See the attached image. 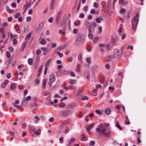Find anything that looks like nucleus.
Here are the masks:
<instances>
[{
	"label": "nucleus",
	"mask_w": 146,
	"mask_h": 146,
	"mask_svg": "<svg viewBox=\"0 0 146 146\" xmlns=\"http://www.w3.org/2000/svg\"><path fill=\"white\" fill-rule=\"evenodd\" d=\"M88 6H85L84 8V10L85 11H86L88 10Z\"/></svg>",
	"instance_id": "obj_63"
},
{
	"label": "nucleus",
	"mask_w": 146,
	"mask_h": 146,
	"mask_svg": "<svg viewBox=\"0 0 146 146\" xmlns=\"http://www.w3.org/2000/svg\"><path fill=\"white\" fill-rule=\"evenodd\" d=\"M12 60H13V58L12 59H9L8 60V65H10L11 64L12 62Z\"/></svg>",
	"instance_id": "obj_56"
},
{
	"label": "nucleus",
	"mask_w": 146,
	"mask_h": 146,
	"mask_svg": "<svg viewBox=\"0 0 146 146\" xmlns=\"http://www.w3.org/2000/svg\"><path fill=\"white\" fill-rule=\"evenodd\" d=\"M39 61V58H37L35 63V65H38Z\"/></svg>",
	"instance_id": "obj_46"
},
{
	"label": "nucleus",
	"mask_w": 146,
	"mask_h": 146,
	"mask_svg": "<svg viewBox=\"0 0 146 146\" xmlns=\"http://www.w3.org/2000/svg\"><path fill=\"white\" fill-rule=\"evenodd\" d=\"M31 99V96H28L27 98H26V100H25L29 101Z\"/></svg>",
	"instance_id": "obj_55"
},
{
	"label": "nucleus",
	"mask_w": 146,
	"mask_h": 146,
	"mask_svg": "<svg viewBox=\"0 0 146 146\" xmlns=\"http://www.w3.org/2000/svg\"><path fill=\"white\" fill-rule=\"evenodd\" d=\"M63 139L64 138L63 137H61L59 138V140H60V143H62V141H63Z\"/></svg>",
	"instance_id": "obj_61"
},
{
	"label": "nucleus",
	"mask_w": 146,
	"mask_h": 146,
	"mask_svg": "<svg viewBox=\"0 0 146 146\" xmlns=\"http://www.w3.org/2000/svg\"><path fill=\"white\" fill-rule=\"evenodd\" d=\"M9 82V80H8L6 79L5 80V81L3 83L6 86Z\"/></svg>",
	"instance_id": "obj_64"
},
{
	"label": "nucleus",
	"mask_w": 146,
	"mask_h": 146,
	"mask_svg": "<svg viewBox=\"0 0 146 146\" xmlns=\"http://www.w3.org/2000/svg\"><path fill=\"white\" fill-rule=\"evenodd\" d=\"M28 92V90L27 89H25L24 90V95L25 96L27 95Z\"/></svg>",
	"instance_id": "obj_54"
},
{
	"label": "nucleus",
	"mask_w": 146,
	"mask_h": 146,
	"mask_svg": "<svg viewBox=\"0 0 146 146\" xmlns=\"http://www.w3.org/2000/svg\"><path fill=\"white\" fill-rule=\"evenodd\" d=\"M113 56L114 58H118L119 55V50L117 49H115L113 51Z\"/></svg>",
	"instance_id": "obj_6"
},
{
	"label": "nucleus",
	"mask_w": 146,
	"mask_h": 146,
	"mask_svg": "<svg viewBox=\"0 0 146 146\" xmlns=\"http://www.w3.org/2000/svg\"><path fill=\"white\" fill-rule=\"evenodd\" d=\"M72 112L70 110H63L60 111L59 115L61 116L65 117L68 116Z\"/></svg>",
	"instance_id": "obj_4"
},
{
	"label": "nucleus",
	"mask_w": 146,
	"mask_h": 146,
	"mask_svg": "<svg viewBox=\"0 0 146 146\" xmlns=\"http://www.w3.org/2000/svg\"><path fill=\"white\" fill-rule=\"evenodd\" d=\"M26 42L22 43L20 48V50L21 51H22L24 50L26 45Z\"/></svg>",
	"instance_id": "obj_14"
},
{
	"label": "nucleus",
	"mask_w": 146,
	"mask_h": 146,
	"mask_svg": "<svg viewBox=\"0 0 146 146\" xmlns=\"http://www.w3.org/2000/svg\"><path fill=\"white\" fill-rule=\"evenodd\" d=\"M76 82V80H71V84H75Z\"/></svg>",
	"instance_id": "obj_49"
},
{
	"label": "nucleus",
	"mask_w": 146,
	"mask_h": 146,
	"mask_svg": "<svg viewBox=\"0 0 146 146\" xmlns=\"http://www.w3.org/2000/svg\"><path fill=\"white\" fill-rule=\"evenodd\" d=\"M73 32L74 34H76L78 33V29H74L73 31Z\"/></svg>",
	"instance_id": "obj_58"
},
{
	"label": "nucleus",
	"mask_w": 146,
	"mask_h": 146,
	"mask_svg": "<svg viewBox=\"0 0 146 146\" xmlns=\"http://www.w3.org/2000/svg\"><path fill=\"white\" fill-rule=\"evenodd\" d=\"M63 74L64 75H67L69 74L70 73V71L67 70H63Z\"/></svg>",
	"instance_id": "obj_29"
},
{
	"label": "nucleus",
	"mask_w": 146,
	"mask_h": 146,
	"mask_svg": "<svg viewBox=\"0 0 146 146\" xmlns=\"http://www.w3.org/2000/svg\"><path fill=\"white\" fill-rule=\"evenodd\" d=\"M57 53L59 55V56L60 57H62L63 56V54L60 52H57Z\"/></svg>",
	"instance_id": "obj_57"
},
{
	"label": "nucleus",
	"mask_w": 146,
	"mask_h": 146,
	"mask_svg": "<svg viewBox=\"0 0 146 146\" xmlns=\"http://www.w3.org/2000/svg\"><path fill=\"white\" fill-rule=\"evenodd\" d=\"M99 40V38L98 37H96L95 38L93 41V44H94L95 43H96L98 42Z\"/></svg>",
	"instance_id": "obj_24"
},
{
	"label": "nucleus",
	"mask_w": 146,
	"mask_h": 146,
	"mask_svg": "<svg viewBox=\"0 0 146 146\" xmlns=\"http://www.w3.org/2000/svg\"><path fill=\"white\" fill-rule=\"evenodd\" d=\"M96 26V23L95 22H94L93 23H92L90 25V26L91 27H95Z\"/></svg>",
	"instance_id": "obj_31"
},
{
	"label": "nucleus",
	"mask_w": 146,
	"mask_h": 146,
	"mask_svg": "<svg viewBox=\"0 0 146 146\" xmlns=\"http://www.w3.org/2000/svg\"><path fill=\"white\" fill-rule=\"evenodd\" d=\"M125 124L126 125H129L130 124V123L129 120L127 121V120H125Z\"/></svg>",
	"instance_id": "obj_59"
},
{
	"label": "nucleus",
	"mask_w": 146,
	"mask_h": 146,
	"mask_svg": "<svg viewBox=\"0 0 146 146\" xmlns=\"http://www.w3.org/2000/svg\"><path fill=\"white\" fill-rule=\"evenodd\" d=\"M51 59H50L48 60L46 63V65L47 66H49L50 63L51 62Z\"/></svg>",
	"instance_id": "obj_36"
},
{
	"label": "nucleus",
	"mask_w": 146,
	"mask_h": 146,
	"mask_svg": "<svg viewBox=\"0 0 146 146\" xmlns=\"http://www.w3.org/2000/svg\"><path fill=\"white\" fill-rule=\"evenodd\" d=\"M93 5L96 8H98V3L96 2L94 3Z\"/></svg>",
	"instance_id": "obj_52"
},
{
	"label": "nucleus",
	"mask_w": 146,
	"mask_h": 146,
	"mask_svg": "<svg viewBox=\"0 0 146 146\" xmlns=\"http://www.w3.org/2000/svg\"><path fill=\"white\" fill-rule=\"evenodd\" d=\"M61 16L60 15H58V14H57L56 18V23L57 24L58 23V21L60 19Z\"/></svg>",
	"instance_id": "obj_18"
},
{
	"label": "nucleus",
	"mask_w": 146,
	"mask_h": 146,
	"mask_svg": "<svg viewBox=\"0 0 146 146\" xmlns=\"http://www.w3.org/2000/svg\"><path fill=\"white\" fill-rule=\"evenodd\" d=\"M40 80L38 79H35L34 81L37 84H38L40 83Z\"/></svg>",
	"instance_id": "obj_40"
},
{
	"label": "nucleus",
	"mask_w": 146,
	"mask_h": 146,
	"mask_svg": "<svg viewBox=\"0 0 146 146\" xmlns=\"http://www.w3.org/2000/svg\"><path fill=\"white\" fill-rule=\"evenodd\" d=\"M11 6L13 7H15L16 6V4L15 3H13L11 4Z\"/></svg>",
	"instance_id": "obj_62"
},
{
	"label": "nucleus",
	"mask_w": 146,
	"mask_h": 146,
	"mask_svg": "<svg viewBox=\"0 0 146 146\" xmlns=\"http://www.w3.org/2000/svg\"><path fill=\"white\" fill-rule=\"evenodd\" d=\"M10 36L11 38H14L13 39H16L18 38V36L17 35H13L12 33H11Z\"/></svg>",
	"instance_id": "obj_15"
},
{
	"label": "nucleus",
	"mask_w": 146,
	"mask_h": 146,
	"mask_svg": "<svg viewBox=\"0 0 146 146\" xmlns=\"http://www.w3.org/2000/svg\"><path fill=\"white\" fill-rule=\"evenodd\" d=\"M42 67H43V65H42L39 68L38 71V72L41 73V70L42 69Z\"/></svg>",
	"instance_id": "obj_41"
},
{
	"label": "nucleus",
	"mask_w": 146,
	"mask_h": 146,
	"mask_svg": "<svg viewBox=\"0 0 146 146\" xmlns=\"http://www.w3.org/2000/svg\"><path fill=\"white\" fill-rule=\"evenodd\" d=\"M47 80V79L46 80L45 79H44L43 81L42 84V86L43 88L44 89L45 88V86Z\"/></svg>",
	"instance_id": "obj_22"
},
{
	"label": "nucleus",
	"mask_w": 146,
	"mask_h": 146,
	"mask_svg": "<svg viewBox=\"0 0 146 146\" xmlns=\"http://www.w3.org/2000/svg\"><path fill=\"white\" fill-rule=\"evenodd\" d=\"M31 1V0H30V1H29V4H27V3H28V1H27V4L26 5H24L23 6V7H26V8H25V12L26 11V10L27 9V8L30 5Z\"/></svg>",
	"instance_id": "obj_16"
},
{
	"label": "nucleus",
	"mask_w": 146,
	"mask_h": 146,
	"mask_svg": "<svg viewBox=\"0 0 146 146\" xmlns=\"http://www.w3.org/2000/svg\"><path fill=\"white\" fill-rule=\"evenodd\" d=\"M86 60L89 63H90L91 62V59L89 57L87 58Z\"/></svg>",
	"instance_id": "obj_38"
},
{
	"label": "nucleus",
	"mask_w": 146,
	"mask_h": 146,
	"mask_svg": "<svg viewBox=\"0 0 146 146\" xmlns=\"http://www.w3.org/2000/svg\"><path fill=\"white\" fill-rule=\"evenodd\" d=\"M125 11L126 10L125 9H123L120 11V13L121 14H123L125 13Z\"/></svg>",
	"instance_id": "obj_44"
},
{
	"label": "nucleus",
	"mask_w": 146,
	"mask_h": 146,
	"mask_svg": "<svg viewBox=\"0 0 146 146\" xmlns=\"http://www.w3.org/2000/svg\"><path fill=\"white\" fill-rule=\"evenodd\" d=\"M113 45L111 43H109L107 46V47L108 50H110L113 47Z\"/></svg>",
	"instance_id": "obj_20"
},
{
	"label": "nucleus",
	"mask_w": 146,
	"mask_h": 146,
	"mask_svg": "<svg viewBox=\"0 0 146 146\" xmlns=\"http://www.w3.org/2000/svg\"><path fill=\"white\" fill-rule=\"evenodd\" d=\"M28 127L29 129L33 132H34L36 129L35 126L31 125H28Z\"/></svg>",
	"instance_id": "obj_9"
},
{
	"label": "nucleus",
	"mask_w": 146,
	"mask_h": 146,
	"mask_svg": "<svg viewBox=\"0 0 146 146\" xmlns=\"http://www.w3.org/2000/svg\"><path fill=\"white\" fill-rule=\"evenodd\" d=\"M44 25V23L42 22H40L38 25L36 30V33H39L40 32L41 30L42 29Z\"/></svg>",
	"instance_id": "obj_5"
},
{
	"label": "nucleus",
	"mask_w": 146,
	"mask_h": 146,
	"mask_svg": "<svg viewBox=\"0 0 146 146\" xmlns=\"http://www.w3.org/2000/svg\"><path fill=\"white\" fill-rule=\"evenodd\" d=\"M21 15V14L19 12H17L16 13L15 15V18H17L19 16Z\"/></svg>",
	"instance_id": "obj_35"
},
{
	"label": "nucleus",
	"mask_w": 146,
	"mask_h": 146,
	"mask_svg": "<svg viewBox=\"0 0 146 146\" xmlns=\"http://www.w3.org/2000/svg\"><path fill=\"white\" fill-rule=\"evenodd\" d=\"M53 18L52 17H51L49 19L48 21L50 23H52L53 22Z\"/></svg>",
	"instance_id": "obj_60"
},
{
	"label": "nucleus",
	"mask_w": 146,
	"mask_h": 146,
	"mask_svg": "<svg viewBox=\"0 0 146 146\" xmlns=\"http://www.w3.org/2000/svg\"><path fill=\"white\" fill-rule=\"evenodd\" d=\"M31 20V17L30 16H28L26 18V21L27 22H29Z\"/></svg>",
	"instance_id": "obj_47"
},
{
	"label": "nucleus",
	"mask_w": 146,
	"mask_h": 146,
	"mask_svg": "<svg viewBox=\"0 0 146 146\" xmlns=\"http://www.w3.org/2000/svg\"><path fill=\"white\" fill-rule=\"evenodd\" d=\"M111 43H112L113 45H115L116 44V40L113 38H112L111 40Z\"/></svg>",
	"instance_id": "obj_21"
},
{
	"label": "nucleus",
	"mask_w": 146,
	"mask_h": 146,
	"mask_svg": "<svg viewBox=\"0 0 146 146\" xmlns=\"http://www.w3.org/2000/svg\"><path fill=\"white\" fill-rule=\"evenodd\" d=\"M80 21L79 20H77L74 23V25L75 26H78L80 24Z\"/></svg>",
	"instance_id": "obj_28"
},
{
	"label": "nucleus",
	"mask_w": 146,
	"mask_h": 146,
	"mask_svg": "<svg viewBox=\"0 0 146 146\" xmlns=\"http://www.w3.org/2000/svg\"><path fill=\"white\" fill-rule=\"evenodd\" d=\"M95 124V123H93L91 124L90 125L88 126L86 129L88 131H90L91 128L93 127Z\"/></svg>",
	"instance_id": "obj_10"
},
{
	"label": "nucleus",
	"mask_w": 146,
	"mask_h": 146,
	"mask_svg": "<svg viewBox=\"0 0 146 146\" xmlns=\"http://www.w3.org/2000/svg\"><path fill=\"white\" fill-rule=\"evenodd\" d=\"M89 99V98L86 96H83L82 98V100H87Z\"/></svg>",
	"instance_id": "obj_37"
},
{
	"label": "nucleus",
	"mask_w": 146,
	"mask_h": 146,
	"mask_svg": "<svg viewBox=\"0 0 146 146\" xmlns=\"http://www.w3.org/2000/svg\"><path fill=\"white\" fill-rule=\"evenodd\" d=\"M63 70L61 69H59L56 72V74L58 76H60L61 74H63Z\"/></svg>",
	"instance_id": "obj_13"
},
{
	"label": "nucleus",
	"mask_w": 146,
	"mask_h": 146,
	"mask_svg": "<svg viewBox=\"0 0 146 146\" xmlns=\"http://www.w3.org/2000/svg\"><path fill=\"white\" fill-rule=\"evenodd\" d=\"M99 128L96 129V132L98 133L100 132V133L103 134L104 137H110L111 136L110 135L111 131L110 129H108L106 131L104 126L100 124L99 125Z\"/></svg>",
	"instance_id": "obj_1"
},
{
	"label": "nucleus",
	"mask_w": 146,
	"mask_h": 146,
	"mask_svg": "<svg viewBox=\"0 0 146 146\" xmlns=\"http://www.w3.org/2000/svg\"><path fill=\"white\" fill-rule=\"evenodd\" d=\"M41 129H38L36 131L34 132V133H36L38 135H40L41 133Z\"/></svg>",
	"instance_id": "obj_30"
},
{
	"label": "nucleus",
	"mask_w": 146,
	"mask_h": 146,
	"mask_svg": "<svg viewBox=\"0 0 146 146\" xmlns=\"http://www.w3.org/2000/svg\"><path fill=\"white\" fill-rule=\"evenodd\" d=\"M85 36L81 33L78 34L76 39V42L78 44L83 43L85 40Z\"/></svg>",
	"instance_id": "obj_3"
},
{
	"label": "nucleus",
	"mask_w": 146,
	"mask_h": 146,
	"mask_svg": "<svg viewBox=\"0 0 146 146\" xmlns=\"http://www.w3.org/2000/svg\"><path fill=\"white\" fill-rule=\"evenodd\" d=\"M5 30L4 27H2L0 29V33L1 34H5Z\"/></svg>",
	"instance_id": "obj_25"
},
{
	"label": "nucleus",
	"mask_w": 146,
	"mask_h": 146,
	"mask_svg": "<svg viewBox=\"0 0 146 146\" xmlns=\"http://www.w3.org/2000/svg\"><path fill=\"white\" fill-rule=\"evenodd\" d=\"M46 42V40L44 39H42L40 42V44L42 45L45 44Z\"/></svg>",
	"instance_id": "obj_27"
},
{
	"label": "nucleus",
	"mask_w": 146,
	"mask_h": 146,
	"mask_svg": "<svg viewBox=\"0 0 146 146\" xmlns=\"http://www.w3.org/2000/svg\"><path fill=\"white\" fill-rule=\"evenodd\" d=\"M28 62L30 65H31L33 63V59L31 58H29L28 59Z\"/></svg>",
	"instance_id": "obj_26"
},
{
	"label": "nucleus",
	"mask_w": 146,
	"mask_h": 146,
	"mask_svg": "<svg viewBox=\"0 0 146 146\" xmlns=\"http://www.w3.org/2000/svg\"><path fill=\"white\" fill-rule=\"evenodd\" d=\"M7 56L8 58H10L11 56V54L8 51H7Z\"/></svg>",
	"instance_id": "obj_48"
},
{
	"label": "nucleus",
	"mask_w": 146,
	"mask_h": 146,
	"mask_svg": "<svg viewBox=\"0 0 146 146\" xmlns=\"http://www.w3.org/2000/svg\"><path fill=\"white\" fill-rule=\"evenodd\" d=\"M115 127L118 128L120 130H123V128L122 127H120V125L119 124V123L118 121L117 122L116 124L115 125Z\"/></svg>",
	"instance_id": "obj_23"
},
{
	"label": "nucleus",
	"mask_w": 146,
	"mask_h": 146,
	"mask_svg": "<svg viewBox=\"0 0 146 146\" xmlns=\"http://www.w3.org/2000/svg\"><path fill=\"white\" fill-rule=\"evenodd\" d=\"M41 50L40 49H38V50H37L36 52V54H40L41 52Z\"/></svg>",
	"instance_id": "obj_51"
},
{
	"label": "nucleus",
	"mask_w": 146,
	"mask_h": 146,
	"mask_svg": "<svg viewBox=\"0 0 146 146\" xmlns=\"http://www.w3.org/2000/svg\"><path fill=\"white\" fill-rule=\"evenodd\" d=\"M13 42L14 45H16L17 42V40L16 39H13Z\"/></svg>",
	"instance_id": "obj_42"
},
{
	"label": "nucleus",
	"mask_w": 146,
	"mask_h": 146,
	"mask_svg": "<svg viewBox=\"0 0 146 146\" xmlns=\"http://www.w3.org/2000/svg\"><path fill=\"white\" fill-rule=\"evenodd\" d=\"M88 36L89 37V38L90 39H92L93 38L92 33H89Z\"/></svg>",
	"instance_id": "obj_33"
},
{
	"label": "nucleus",
	"mask_w": 146,
	"mask_h": 146,
	"mask_svg": "<svg viewBox=\"0 0 146 146\" xmlns=\"http://www.w3.org/2000/svg\"><path fill=\"white\" fill-rule=\"evenodd\" d=\"M6 10L9 13H12V11H13V10L10 9L8 6L6 7Z\"/></svg>",
	"instance_id": "obj_17"
},
{
	"label": "nucleus",
	"mask_w": 146,
	"mask_h": 146,
	"mask_svg": "<svg viewBox=\"0 0 146 146\" xmlns=\"http://www.w3.org/2000/svg\"><path fill=\"white\" fill-rule=\"evenodd\" d=\"M24 67L23 64H22L19 66L18 67V69L19 70H21V68H23Z\"/></svg>",
	"instance_id": "obj_45"
},
{
	"label": "nucleus",
	"mask_w": 146,
	"mask_h": 146,
	"mask_svg": "<svg viewBox=\"0 0 146 146\" xmlns=\"http://www.w3.org/2000/svg\"><path fill=\"white\" fill-rule=\"evenodd\" d=\"M133 47L132 46L130 45H129L127 48V49L130 48L131 50H133Z\"/></svg>",
	"instance_id": "obj_50"
},
{
	"label": "nucleus",
	"mask_w": 146,
	"mask_h": 146,
	"mask_svg": "<svg viewBox=\"0 0 146 146\" xmlns=\"http://www.w3.org/2000/svg\"><path fill=\"white\" fill-rule=\"evenodd\" d=\"M86 49L89 52H90L92 50L91 46L90 45H88L87 46Z\"/></svg>",
	"instance_id": "obj_34"
},
{
	"label": "nucleus",
	"mask_w": 146,
	"mask_h": 146,
	"mask_svg": "<svg viewBox=\"0 0 146 146\" xmlns=\"http://www.w3.org/2000/svg\"><path fill=\"white\" fill-rule=\"evenodd\" d=\"M65 104L64 102H61L60 104V106L61 108H63L65 106Z\"/></svg>",
	"instance_id": "obj_39"
},
{
	"label": "nucleus",
	"mask_w": 146,
	"mask_h": 146,
	"mask_svg": "<svg viewBox=\"0 0 146 146\" xmlns=\"http://www.w3.org/2000/svg\"><path fill=\"white\" fill-rule=\"evenodd\" d=\"M111 110L110 108H106L105 111V113L107 115H109L111 113Z\"/></svg>",
	"instance_id": "obj_11"
},
{
	"label": "nucleus",
	"mask_w": 146,
	"mask_h": 146,
	"mask_svg": "<svg viewBox=\"0 0 146 146\" xmlns=\"http://www.w3.org/2000/svg\"><path fill=\"white\" fill-rule=\"evenodd\" d=\"M67 24V22H66L65 21L62 22V25L63 30H65L66 29V25Z\"/></svg>",
	"instance_id": "obj_7"
},
{
	"label": "nucleus",
	"mask_w": 146,
	"mask_h": 146,
	"mask_svg": "<svg viewBox=\"0 0 146 146\" xmlns=\"http://www.w3.org/2000/svg\"><path fill=\"white\" fill-rule=\"evenodd\" d=\"M49 80L52 82H53L55 81L56 79L54 75L53 74L50 75L49 78Z\"/></svg>",
	"instance_id": "obj_8"
},
{
	"label": "nucleus",
	"mask_w": 146,
	"mask_h": 146,
	"mask_svg": "<svg viewBox=\"0 0 146 146\" xmlns=\"http://www.w3.org/2000/svg\"><path fill=\"white\" fill-rule=\"evenodd\" d=\"M31 33H30L27 34L25 38V39H29L31 36Z\"/></svg>",
	"instance_id": "obj_32"
},
{
	"label": "nucleus",
	"mask_w": 146,
	"mask_h": 146,
	"mask_svg": "<svg viewBox=\"0 0 146 146\" xmlns=\"http://www.w3.org/2000/svg\"><path fill=\"white\" fill-rule=\"evenodd\" d=\"M139 14H137L133 17L131 21L132 29L134 30L136 29L137 26L139 21Z\"/></svg>",
	"instance_id": "obj_2"
},
{
	"label": "nucleus",
	"mask_w": 146,
	"mask_h": 146,
	"mask_svg": "<svg viewBox=\"0 0 146 146\" xmlns=\"http://www.w3.org/2000/svg\"><path fill=\"white\" fill-rule=\"evenodd\" d=\"M95 112L100 115H102L103 114L104 111L102 110H95Z\"/></svg>",
	"instance_id": "obj_12"
},
{
	"label": "nucleus",
	"mask_w": 146,
	"mask_h": 146,
	"mask_svg": "<svg viewBox=\"0 0 146 146\" xmlns=\"http://www.w3.org/2000/svg\"><path fill=\"white\" fill-rule=\"evenodd\" d=\"M84 16V14L83 13H81L79 15V17L81 18H83Z\"/></svg>",
	"instance_id": "obj_53"
},
{
	"label": "nucleus",
	"mask_w": 146,
	"mask_h": 146,
	"mask_svg": "<svg viewBox=\"0 0 146 146\" xmlns=\"http://www.w3.org/2000/svg\"><path fill=\"white\" fill-rule=\"evenodd\" d=\"M19 100H16L15 101V102L13 103V106H15V105H16V104H19Z\"/></svg>",
	"instance_id": "obj_43"
},
{
	"label": "nucleus",
	"mask_w": 146,
	"mask_h": 146,
	"mask_svg": "<svg viewBox=\"0 0 146 146\" xmlns=\"http://www.w3.org/2000/svg\"><path fill=\"white\" fill-rule=\"evenodd\" d=\"M55 0H52L51 3L50 8L52 9H54V4L55 3Z\"/></svg>",
	"instance_id": "obj_19"
}]
</instances>
